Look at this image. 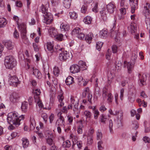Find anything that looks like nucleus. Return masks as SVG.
Listing matches in <instances>:
<instances>
[{"label":"nucleus","instance_id":"1","mask_svg":"<svg viewBox=\"0 0 150 150\" xmlns=\"http://www.w3.org/2000/svg\"><path fill=\"white\" fill-rule=\"evenodd\" d=\"M24 118V115L19 116L17 112H12L8 114L7 120L10 125H13L16 127H18L20 124V121L23 120Z\"/></svg>","mask_w":150,"mask_h":150},{"label":"nucleus","instance_id":"2","mask_svg":"<svg viewBox=\"0 0 150 150\" xmlns=\"http://www.w3.org/2000/svg\"><path fill=\"white\" fill-rule=\"evenodd\" d=\"M49 5L47 3L45 4H42L40 7V11L43 14L44 19L43 22L47 24H49L52 22L53 18L51 14L48 12Z\"/></svg>","mask_w":150,"mask_h":150},{"label":"nucleus","instance_id":"3","mask_svg":"<svg viewBox=\"0 0 150 150\" xmlns=\"http://www.w3.org/2000/svg\"><path fill=\"white\" fill-rule=\"evenodd\" d=\"M56 47V52L59 53V59L61 61H65L67 59H71L72 57V54L67 51H65L63 48L57 46Z\"/></svg>","mask_w":150,"mask_h":150},{"label":"nucleus","instance_id":"4","mask_svg":"<svg viewBox=\"0 0 150 150\" xmlns=\"http://www.w3.org/2000/svg\"><path fill=\"white\" fill-rule=\"evenodd\" d=\"M4 64L6 69H11L16 65V61L12 56H8L5 57Z\"/></svg>","mask_w":150,"mask_h":150},{"label":"nucleus","instance_id":"5","mask_svg":"<svg viewBox=\"0 0 150 150\" xmlns=\"http://www.w3.org/2000/svg\"><path fill=\"white\" fill-rule=\"evenodd\" d=\"M17 24L18 28L20 29L23 41L25 44H28V40L26 35L27 31L25 24L23 23H22L19 25L18 23Z\"/></svg>","mask_w":150,"mask_h":150},{"label":"nucleus","instance_id":"6","mask_svg":"<svg viewBox=\"0 0 150 150\" xmlns=\"http://www.w3.org/2000/svg\"><path fill=\"white\" fill-rule=\"evenodd\" d=\"M116 115L117 116V120L116 122L117 127H118L122 126V121L123 118V112L121 111H115Z\"/></svg>","mask_w":150,"mask_h":150},{"label":"nucleus","instance_id":"7","mask_svg":"<svg viewBox=\"0 0 150 150\" xmlns=\"http://www.w3.org/2000/svg\"><path fill=\"white\" fill-rule=\"evenodd\" d=\"M8 81L10 85H12L15 86H17L18 84L20 83V81H19L18 78L15 76L9 78Z\"/></svg>","mask_w":150,"mask_h":150},{"label":"nucleus","instance_id":"8","mask_svg":"<svg viewBox=\"0 0 150 150\" xmlns=\"http://www.w3.org/2000/svg\"><path fill=\"white\" fill-rule=\"evenodd\" d=\"M131 6V12L132 13H134L135 10L138 8V1H135L134 0H129Z\"/></svg>","mask_w":150,"mask_h":150},{"label":"nucleus","instance_id":"9","mask_svg":"<svg viewBox=\"0 0 150 150\" xmlns=\"http://www.w3.org/2000/svg\"><path fill=\"white\" fill-rule=\"evenodd\" d=\"M61 113H60V117L57 120L56 122V126H61L62 127H63L64 126L65 123L64 117L61 115Z\"/></svg>","mask_w":150,"mask_h":150},{"label":"nucleus","instance_id":"10","mask_svg":"<svg viewBox=\"0 0 150 150\" xmlns=\"http://www.w3.org/2000/svg\"><path fill=\"white\" fill-rule=\"evenodd\" d=\"M60 94L59 95L57 96L58 101L60 103L58 105V107L59 108L62 107L64 105V103L63 101L64 98L63 95V92L62 90H60Z\"/></svg>","mask_w":150,"mask_h":150},{"label":"nucleus","instance_id":"11","mask_svg":"<svg viewBox=\"0 0 150 150\" xmlns=\"http://www.w3.org/2000/svg\"><path fill=\"white\" fill-rule=\"evenodd\" d=\"M71 72L72 73H76L80 71V69L79 67L76 64L71 65L70 68Z\"/></svg>","mask_w":150,"mask_h":150},{"label":"nucleus","instance_id":"12","mask_svg":"<svg viewBox=\"0 0 150 150\" xmlns=\"http://www.w3.org/2000/svg\"><path fill=\"white\" fill-rule=\"evenodd\" d=\"M124 67H127L128 73L131 74L132 72L133 67V64H132L131 62H127L126 61L124 62Z\"/></svg>","mask_w":150,"mask_h":150},{"label":"nucleus","instance_id":"13","mask_svg":"<svg viewBox=\"0 0 150 150\" xmlns=\"http://www.w3.org/2000/svg\"><path fill=\"white\" fill-rule=\"evenodd\" d=\"M150 4L148 3H146L144 5V8L143 11V13L144 16H146L147 15H150Z\"/></svg>","mask_w":150,"mask_h":150},{"label":"nucleus","instance_id":"14","mask_svg":"<svg viewBox=\"0 0 150 150\" xmlns=\"http://www.w3.org/2000/svg\"><path fill=\"white\" fill-rule=\"evenodd\" d=\"M139 80V84L141 86L144 85L146 79V74H143L141 76L140 74H138Z\"/></svg>","mask_w":150,"mask_h":150},{"label":"nucleus","instance_id":"15","mask_svg":"<svg viewBox=\"0 0 150 150\" xmlns=\"http://www.w3.org/2000/svg\"><path fill=\"white\" fill-rule=\"evenodd\" d=\"M3 43L5 46L8 50L12 49L14 47L13 43L10 40L3 42Z\"/></svg>","mask_w":150,"mask_h":150},{"label":"nucleus","instance_id":"16","mask_svg":"<svg viewBox=\"0 0 150 150\" xmlns=\"http://www.w3.org/2000/svg\"><path fill=\"white\" fill-rule=\"evenodd\" d=\"M107 8L108 11L110 13H113L115 9V6L114 4L110 3L107 5Z\"/></svg>","mask_w":150,"mask_h":150},{"label":"nucleus","instance_id":"17","mask_svg":"<svg viewBox=\"0 0 150 150\" xmlns=\"http://www.w3.org/2000/svg\"><path fill=\"white\" fill-rule=\"evenodd\" d=\"M19 98V96L18 94L13 93L10 97V100L11 102L15 103L18 102Z\"/></svg>","mask_w":150,"mask_h":150},{"label":"nucleus","instance_id":"18","mask_svg":"<svg viewBox=\"0 0 150 150\" xmlns=\"http://www.w3.org/2000/svg\"><path fill=\"white\" fill-rule=\"evenodd\" d=\"M30 130H33L35 127V122L33 116H31L30 117Z\"/></svg>","mask_w":150,"mask_h":150},{"label":"nucleus","instance_id":"19","mask_svg":"<svg viewBox=\"0 0 150 150\" xmlns=\"http://www.w3.org/2000/svg\"><path fill=\"white\" fill-rule=\"evenodd\" d=\"M48 32L50 35L52 37H54L56 35H57V31L54 28H50Z\"/></svg>","mask_w":150,"mask_h":150},{"label":"nucleus","instance_id":"20","mask_svg":"<svg viewBox=\"0 0 150 150\" xmlns=\"http://www.w3.org/2000/svg\"><path fill=\"white\" fill-rule=\"evenodd\" d=\"M83 125L82 123V121L80 120L78 122L77 132L78 134H81L82 133V128Z\"/></svg>","mask_w":150,"mask_h":150},{"label":"nucleus","instance_id":"21","mask_svg":"<svg viewBox=\"0 0 150 150\" xmlns=\"http://www.w3.org/2000/svg\"><path fill=\"white\" fill-rule=\"evenodd\" d=\"M33 71V74L38 78L40 79L42 77V74L37 69H34V68H32Z\"/></svg>","mask_w":150,"mask_h":150},{"label":"nucleus","instance_id":"22","mask_svg":"<svg viewBox=\"0 0 150 150\" xmlns=\"http://www.w3.org/2000/svg\"><path fill=\"white\" fill-rule=\"evenodd\" d=\"M21 140L22 142V146L24 148H27L29 145V142L28 139L26 138H23Z\"/></svg>","mask_w":150,"mask_h":150},{"label":"nucleus","instance_id":"23","mask_svg":"<svg viewBox=\"0 0 150 150\" xmlns=\"http://www.w3.org/2000/svg\"><path fill=\"white\" fill-rule=\"evenodd\" d=\"M108 120L107 116L102 114L100 115V122L103 124H105Z\"/></svg>","mask_w":150,"mask_h":150},{"label":"nucleus","instance_id":"24","mask_svg":"<svg viewBox=\"0 0 150 150\" xmlns=\"http://www.w3.org/2000/svg\"><path fill=\"white\" fill-rule=\"evenodd\" d=\"M74 78L71 76H68L65 80V82L67 85H70L74 82Z\"/></svg>","mask_w":150,"mask_h":150},{"label":"nucleus","instance_id":"25","mask_svg":"<svg viewBox=\"0 0 150 150\" xmlns=\"http://www.w3.org/2000/svg\"><path fill=\"white\" fill-rule=\"evenodd\" d=\"M71 103L70 105H69L68 107V109H72L73 108V105L75 104L78 103L77 101H76L73 97H71Z\"/></svg>","mask_w":150,"mask_h":150},{"label":"nucleus","instance_id":"26","mask_svg":"<svg viewBox=\"0 0 150 150\" xmlns=\"http://www.w3.org/2000/svg\"><path fill=\"white\" fill-rule=\"evenodd\" d=\"M71 0H64L63 4L64 7L67 8H69L70 7Z\"/></svg>","mask_w":150,"mask_h":150},{"label":"nucleus","instance_id":"27","mask_svg":"<svg viewBox=\"0 0 150 150\" xmlns=\"http://www.w3.org/2000/svg\"><path fill=\"white\" fill-rule=\"evenodd\" d=\"M93 36V34L91 33H89L86 36L85 39V40L86 41H88L87 42L89 44L91 43V41L92 39Z\"/></svg>","mask_w":150,"mask_h":150},{"label":"nucleus","instance_id":"28","mask_svg":"<svg viewBox=\"0 0 150 150\" xmlns=\"http://www.w3.org/2000/svg\"><path fill=\"white\" fill-rule=\"evenodd\" d=\"M81 30L80 28L78 27H76L71 32V34L72 35H78L81 32Z\"/></svg>","mask_w":150,"mask_h":150},{"label":"nucleus","instance_id":"29","mask_svg":"<svg viewBox=\"0 0 150 150\" xmlns=\"http://www.w3.org/2000/svg\"><path fill=\"white\" fill-rule=\"evenodd\" d=\"M28 105V103L24 101L22 103L21 109L23 111L25 112L27 111Z\"/></svg>","mask_w":150,"mask_h":150},{"label":"nucleus","instance_id":"30","mask_svg":"<svg viewBox=\"0 0 150 150\" xmlns=\"http://www.w3.org/2000/svg\"><path fill=\"white\" fill-rule=\"evenodd\" d=\"M90 94L89 88L88 87H86L83 90L82 94V96L83 97L85 98L86 97L87 95H88Z\"/></svg>","mask_w":150,"mask_h":150},{"label":"nucleus","instance_id":"31","mask_svg":"<svg viewBox=\"0 0 150 150\" xmlns=\"http://www.w3.org/2000/svg\"><path fill=\"white\" fill-rule=\"evenodd\" d=\"M92 18L91 17L87 16L83 20V22L86 24H90L91 23Z\"/></svg>","mask_w":150,"mask_h":150},{"label":"nucleus","instance_id":"32","mask_svg":"<svg viewBox=\"0 0 150 150\" xmlns=\"http://www.w3.org/2000/svg\"><path fill=\"white\" fill-rule=\"evenodd\" d=\"M47 48L48 50L52 53L53 51V45L51 42H48L47 43Z\"/></svg>","mask_w":150,"mask_h":150},{"label":"nucleus","instance_id":"33","mask_svg":"<svg viewBox=\"0 0 150 150\" xmlns=\"http://www.w3.org/2000/svg\"><path fill=\"white\" fill-rule=\"evenodd\" d=\"M7 24L6 20L4 18H0V27H4Z\"/></svg>","mask_w":150,"mask_h":150},{"label":"nucleus","instance_id":"34","mask_svg":"<svg viewBox=\"0 0 150 150\" xmlns=\"http://www.w3.org/2000/svg\"><path fill=\"white\" fill-rule=\"evenodd\" d=\"M103 137L101 130L98 129L96 132V139L97 140L101 139Z\"/></svg>","mask_w":150,"mask_h":150},{"label":"nucleus","instance_id":"35","mask_svg":"<svg viewBox=\"0 0 150 150\" xmlns=\"http://www.w3.org/2000/svg\"><path fill=\"white\" fill-rule=\"evenodd\" d=\"M33 92L35 94V95L34 96L35 98V99L36 98H39L38 96L41 93L40 90L38 89H35V90H33Z\"/></svg>","mask_w":150,"mask_h":150},{"label":"nucleus","instance_id":"36","mask_svg":"<svg viewBox=\"0 0 150 150\" xmlns=\"http://www.w3.org/2000/svg\"><path fill=\"white\" fill-rule=\"evenodd\" d=\"M72 138V140L73 143L72 148L74 149V146L76 145V142L77 141L78 137L76 136L73 135L71 136Z\"/></svg>","mask_w":150,"mask_h":150},{"label":"nucleus","instance_id":"37","mask_svg":"<svg viewBox=\"0 0 150 150\" xmlns=\"http://www.w3.org/2000/svg\"><path fill=\"white\" fill-rule=\"evenodd\" d=\"M69 25L63 23L61 24L60 26V28L61 29H63V30L65 31H68L69 30Z\"/></svg>","mask_w":150,"mask_h":150},{"label":"nucleus","instance_id":"38","mask_svg":"<svg viewBox=\"0 0 150 150\" xmlns=\"http://www.w3.org/2000/svg\"><path fill=\"white\" fill-rule=\"evenodd\" d=\"M55 40L58 41H61L63 39V35L61 34H58L54 37Z\"/></svg>","mask_w":150,"mask_h":150},{"label":"nucleus","instance_id":"39","mask_svg":"<svg viewBox=\"0 0 150 150\" xmlns=\"http://www.w3.org/2000/svg\"><path fill=\"white\" fill-rule=\"evenodd\" d=\"M83 113L84 115L86 117V119L88 118L89 119H90L91 116L92 114L90 111L88 110H86Z\"/></svg>","mask_w":150,"mask_h":150},{"label":"nucleus","instance_id":"40","mask_svg":"<svg viewBox=\"0 0 150 150\" xmlns=\"http://www.w3.org/2000/svg\"><path fill=\"white\" fill-rule=\"evenodd\" d=\"M45 135L47 138H52L53 134L52 132L49 130H47L45 132Z\"/></svg>","mask_w":150,"mask_h":150},{"label":"nucleus","instance_id":"41","mask_svg":"<svg viewBox=\"0 0 150 150\" xmlns=\"http://www.w3.org/2000/svg\"><path fill=\"white\" fill-rule=\"evenodd\" d=\"M70 16L71 18L75 19L77 17V14L74 11L70 12L69 13Z\"/></svg>","mask_w":150,"mask_h":150},{"label":"nucleus","instance_id":"42","mask_svg":"<svg viewBox=\"0 0 150 150\" xmlns=\"http://www.w3.org/2000/svg\"><path fill=\"white\" fill-rule=\"evenodd\" d=\"M130 28L131 33L132 34L134 33L136 30V28L135 27V25L131 23Z\"/></svg>","mask_w":150,"mask_h":150},{"label":"nucleus","instance_id":"43","mask_svg":"<svg viewBox=\"0 0 150 150\" xmlns=\"http://www.w3.org/2000/svg\"><path fill=\"white\" fill-rule=\"evenodd\" d=\"M59 72V69L58 67H54L53 70V73L56 76H58Z\"/></svg>","mask_w":150,"mask_h":150},{"label":"nucleus","instance_id":"44","mask_svg":"<svg viewBox=\"0 0 150 150\" xmlns=\"http://www.w3.org/2000/svg\"><path fill=\"white\" fill-rule=\"evenodd\" d=\"M103 42H97L96 44V47L97 50H98V51H100L103 45Z\"/></svg>","mask_w":150,"mask_h":150},{"label":"nucleus","instance_id":"45","mask_svg":"<svg viewBox=\"0 0 150 150\" xmlns=\"http://www.w3.org/2000/svg\"><path fill=\"white\" fill-rule=\"evenodd\" d=\"M113 124L112 121L111 120H109V126L110 129V133H113V130L112 129V127Z\"/></svg>","mask_w":150,"mask_h":150},{"label":"nucleus","instance_id":"46","mask_svg":"<svg viewBox=\"0 0 150 150\" xmlns=\"http://www.w3.org/2000/svg\"><path fill=\"white\" fill-rule=\"evenodd\" d=\"M79 64L80 66H81L82 67H83L82 68L83 70H85L86 69L87 66H86V64L85 62L81 60L79 62Z\"/></svg>","mask_w":150,"mask_h":150},{"label":"nucleus","instance_id":"47","mask_svg":"<svg viewBox=\"0 0 150 150\" xmlns=\"http://www.w3.org/2000/svg\"><path fill=\"white\" fill-rule=\"evenodd\" d=\"M52 138H50L46 139L47 143L50 146L54 144V141L52 139Z\"/></svg>","mask_w":150,"mask_h":150},{"label":"nucleus","instance_id":"48","mask_svg":"<svg viewBox=\"0 0 150 150\" xmlns=\"http://www.w3.org/2000/svg\"><path fill=\"white\" fill-rule=\"evenodd\" d=\"M87 9V6L86 5H83L81 8V12L83 13H86Z\"/></svg>","mask_w":150,"mask_h":150},{"label":"nucleus","instance_id":"49","mask_svg":"<svg viewBox=\"0 0 150 150\" xmlns=\"http://www.w3.org/2000/svg\"><path fill=\"white\" fill-rule=\"evenodd\" d=\"M133 126L132 129L136 130L139 127V125L136 121H134L133 123Z\"/></svg>","mask_w":150,"mask_h":150},{"label":"nucleus","instance_id":"50","mask_svg":"<svg viewBox=\"0 0 150 150\" xmlns=\"http://www.w3.org/2000/svg\"><path fill=\"white\" fill-rule=\"evenodd\" d=\"M103 144V142L102 140H100L98 142V148L99 150H102L103 149V147L102 146Z\"/></svg>","mask_w":150,"mask_h":150},{"label":"nucleus","instance_id":"51","mask_svg":"<svg viewBox=\"0 0 150 150\" xmlns=\"http://www.w3.org/2000/svg\"><path fill=\"white\" fill-rule=\"evenodd\" d=\"M63 145L65 147L69 148L71 146V144L69 141L67 140L64 142Z\"/></svg>","mask_w":150,"mask_h":150},{"label":"nucleus","instance_id":"52","mask_svg":"<svg viewBox=\"0 0 150 150\" xmlns=\"http://www.w3.org/2000/svg\"><path fill=\"white\" fill-rule=\"evenodd\" d=\"M107 34V31L105 30H102L100 32V35L103 37L106 36Z\"/></svg>","mask_w":150,"mask_h":150},{"label":"nucleus","instance_id":"53","mask_svg":"<svg viewBox=\"0 0 150 150\" xmlns=\"http://www.w3.org/2000/svg\"><path fill=\"white\" fill-rule=\"evenodd\" d=\"M84 34L83 33H82L81 31L78 35H76V37L81 40L83 39L84 38Z\"/></svg>","mask_w":150,"mask_h":150},{"label":"nucleus","instance_id":"54","mask_svg":"<svg viewBox=\"0 0 150 150\" xmlns=\"http://www.w3.org/2000/svg\"><path fill=\"white\" fill-rule=\"evenodd\" d=\"M108 98L107 99L109 102H111L113 99V97L111 93H109L108 95Z\"/></svg>","mask_w":150,"mask_h":150},{"label":"nucleus","instance_id":"55","mask_svg":"<svg viewBox=\"0 0 150 150\" xmlns=\"http://www.w3.org/2000/svg\"><path fill=\"white\" fill-rule=\"evenodd\" d=\"M93 136H88V144H91L93 142Z\"/></svg>","mask_w":150,"mask_h":150},{"label":"nucleus","instance_id":"56","mask_svg":"<svg viewBox=\"0 0 150 150\" xmlns=\"http://www.w3.org/2000/svg\"><path fill=\"white\" fill-rule=\"evenodd\" d=\"M59 2V0H52L51 3L52 6H57Z\"/></svg>","mask_w":150,"mask_h":150},{"label":"nucleus","instance_id":"57","mask_svg":"<svg viewBox=\"0 0 150 150\" xmlns=\"http://www.w3.org/2000/svg\"><path fill=\"white\" fill-rule=\"evenodd\" d=\"M127 8V6H126L125 8H122L120 9V11L121 14L124 15L126 13V9Z\"/></svg>","mask_w":150,"mask_h":150},{"label":"nucleus","instance_id":"58","mask_svg":"<svg viewBox=\"0 0 150 150\" xmlns=\"http://www.w3.org/2000/svg\"><path fill=\"white\" fill-rule=\"evenodd\" d=\"M94 118L96 119L98 118V116L99 115V112L98 110H95L94 111Z\"/></svg>","mask_w":150,"mask_h":150},{"label":"nucleus","instance_id":"59","mask_svg":"<svg viewBox=\"0 0 150 150\" xmlns=\"http://www.w3.org/2000/svg\"><path fill=\"white\" fill-rule=\"evenodd\" d=\"M128 99L129 101L131 103H133L135 99V96L132 95L131 96H129L128 98Z\"/></svg>","mask_w":150,"mask_h":150},{"label":"nucleus","instance_id":"60","mask_svg":"<svg viewBox=\"0 0 150 150\" xmlns=\"http://www.w3.org/2000/svg\"><path fill=\"white\" fill-rule=\"evenodd\" d=\"M76 144L79 149H81L82 146V143L81 141L77 142Z\"/></svg>","mask_w":150,"mask_h":150},{"label":"nucleus","instance_id":"61","mask_svg":"<svg viewBox=\"0 0 150 150\" xmlns=\"http://www.w3.org/2000/svg\"><path fill=\"white\" fill-rule=\"evenodd\" d=\"M54 116L53 114H51L49 117V119L50 120V123H52L54 119Z\"/></svg>","mask_w":150,"mask_h":150},{"label":"nucleus","instance_id":"62","mask_svg":"<svg viewBox=\"0 0 150 150\" xmlns=\"http://www.w3.org/2000/svg\"><path fill=\"white\" fill-rule=\"evenodd\" d=\"M101 16L102 17L103 19L104 20H105L107 19V16L106 14L104 11H102L100 12Z\"/></svg>","mask_w":150,"mask_h":150},{"label":"nucleus","instance_id":"63","mask_svg":"<svg viewBox=\"0 0 150 150\" xmlns=\"http://www.w3.org/2000/svg\"><path fill=\"white\" fill-rule=\"evenodd\" d=\"M78 103H77L73 105V108H72L74 112L77 111L78 110Z\"/></svg>","mask_w":150,"mask_h":150},{"label":"nucleus","instance_id":"64","mask_svg":"<svg viewBox=\"0 0 150 150\" xmlns=\"http://www.w3.org/2000/svg\"><path fill=\"white\" fill-rule=\"evenodd\" d=\"M117 62H116L115 63V66L116 69H117V70H120L121 68V63L117 64Z\"/></svg>","mask_w":150,"mask_h":150}]
</instances>
